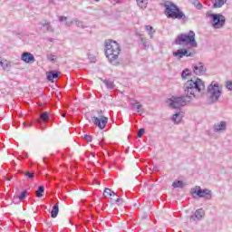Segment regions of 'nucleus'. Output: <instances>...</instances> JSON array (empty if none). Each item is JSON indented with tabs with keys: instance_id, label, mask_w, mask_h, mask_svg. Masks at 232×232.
<instances>
[{
	"instance_id": "1",
	"label": "nucleus",
	"mask_w": 232,
	"mask_h": 232,
	"mask_svg": "<svg viewBox=\"0 0 232 232\" xmlns=\"http://www.w3.org/2000/svg\"><path fill=\"white\" fill-rule=\"evenodd\" d=\"M204 90H206V85L202 80L198 78L196 80H188L184 84L186 95L179 97L172 96L167 101V103L170 108H182V106H186L188 102H191L193 99H200L204 94Z\"/></svg>"
},
{
	"instance_id": "2",
	"label": "nucleus",
	"mask_w": 232,
	"mask_h": 232,
	"mask_svg": "<svg viewBox=\"0 0 232 232\" xmlns=\"http://www.w3.org/2000/svg\"><path fill=\"white\" fill-rule=\"evenodd\" d=\"M121 54V45L113 40L105 41V55L113 66L119 64V55Z\"/></svg>"
},
{
	"instance_id": "3",
	"label": "nucleus",
	"mask_w": 232,
	"mask_h": 232,
	"mask_svg": "<svg viewBox=\"0 0 232 232\" xmlns=\"http://www.w3.org/2000/svg\"><path fill=\"white\" fill-rule=\"evenodd\" d=\"M164 8L165 15L168 19H178V21H184L186 19V14L173 2H165Z\"/></svg>"
},
{
	"instance_id": "4",
	"label": "nucleus",
	"mask_w": 232,
	"mask_h": 232,
	"mask_svg": "<svg viewBox=\"0 0 232 232\" xmlns=\"http://www.w3.org/2000/svg\"><path fill=\"white\" fill-rule=\"evenodd\" d=\"M222 95V87L218 85V82H212L207 89V99L208 104H215L218 102V99Z\"/></svg>"
},
{
	"instance_id": "5",
	"label": "nucleus",
	"mask_w": 232,
	"mask_h": 232,
	"mask_svg": "<svg viewBox=\"0 0 232 232\" xmlns=\"http://www.w3.org/2000/svg\"><path fill=\"white\" fill-rule=\"evenodd\" d=\"M175 44L179 46L190 45L192 48H197V46H198L197 40H195V32L193 31H189L188 34H181L178 35L175 39Z\"/></svg>"
},
{
	"instance_id": "6",
	"label": "nucleus",
	"mask_w": 232,
	"mask_h": 232,
	"mask_svg": "<svg viewBox=\"0 0 232 232\" xmlns=\"http://www.w3.org/2000/svg\"><path fill=\"white\" fill-rule=\"evenodd\" d=\"M208 17H212V26L216 29L224 28L226 24V16L220 14L207 13Z\"/></svg>"
},
{
	"instance_id": "7",
	"label": "nucleus",
	"mask_w": 232,
	"mask_h": 232,
	"mask_svg": "<svg viewBox=\"0 0 232 232\" xmlns=\"http://www.w3.org/2000/svg\"><path fill=\"white\" fill-rule=\"evenodd\" d=\"M191 195H193L194 198L198 197L199 198H211V190L205 188L202 189L200 186H196L190 190Z\"/></svg>"
},
{
	"instance_id": "8",
	"label": "nucleus",
	"mask_w": 232,
	"mask_h": 232,
	"mask_svg": "<svg viewBox=\"0 0 232 232\" xmlns=\"http://www.w3.org/2000/svg\"><path fill=\"white\" fill-rule=\"evenodd\" d=\"M213 131L214 133H225V131H227V121H220L214 123Z\"/></svg>"
},
{
	"instance_id": "9",
	"label": "nucleus",
	"mask_w": 232,
	"mask_h": 232,
	"mask_svg": "<svg viewBox=\"0 0 232 232\" xmlns=\"http://www.w3.org/2000/svg\"><path fill=\"white\" fill-rule=\"evenodd\" d=\"M92 121L95 126L100 128V130H104V128H106V124H108V117L105 116L92 117Z\"/></svg>"
},
{
	"instance_id": "10",
	"label": "nucleus",
	"mask_w": 232,
	"mask_h": 232,
	"mask_svg": "<svg viewBox=\"0 0 232 232\" xmlns=\"http://www.w3.org/2000/svg\"><path fill=\"white\" fill-rule=\"evenodd\" d=\"M173 57L176 59H182V57H191V53L188 52V49H179L177 52L172 53Z\"/></svg>"
},
{
	"instance_id": "11",
	"label": "nucleus",
	"mask_w": 232,
	"mask_h": 232,
	"mask_svg": "<svg viewBox=\"0 0 232 232\" xmlns=\"http://www.w3.org/2000/svg\"><path fill=\"white\" fill-rule=\"evenodd\" d=\"M205 216L206 212L204 209H198L196 210L195 214L190 217V222H198V220H202Z\"/></svg>"
},
{
	"instance_id": "12",
	"label": "nucleus",
	"mask_w": 232,
	"mask_h": 232,
	"mask_svg": "<svg viewBox=\"0 0 232 232\" xmlns=\"http://www.w3.org/2000/svg\"><path fill=\"white\" fill-rule=\"evenodd\" d=\"M193 72L195 75H202V73H206V66L202 63H194Z\"/></svg>"
},
{
	"instance_id": "13",
	"label": "nucleus",
	"mask_w": 232,
	"mask_h": 232,
	"mask_svg": "<svg viewBox=\"0 0 232 232\" xmlns=\"http://www.w3.org/2000/svg\"><path fill=\"white\" fill-rule=\"evenodd\" d=\"M21 59L22 61H24V63H26L27 64H34V63H35V58L31 53H22Z\"/></svg>"
},
{
	"instance_id": "14",
	"label": "nucleus",
	"mask_w": 232,
	"mask_h": 232,
	"mask_svg": "<svg viewBox=\"0 0 232 232\" xmlns=\"http://www.w3.org/2000/svg\"><path fill=\"white\" fill-rule=\"evenodd\" d=\"M132 110L133 111H137L139 115H142L144 113V106L140 104V102L136 101L134 103H132Z\"/></svg>"
},
{
	"instance_id": "15",
	"label": "nucleus",
	"mask_w": 232,
	"mask_h": 232,
	"mask_svg": "<svg viewBox=\"0 0 232 232\" xmlns=\"http://www.w3.org/2000/svg\"><path fill=\"white\" fill-rule=\"evenodd\" d=\"M183 117H184V112L183 111H178L173 115L172 122H174V124H179V122H180V121H182Z\"/></svg>"
},
{
	"instance_id": "16",
	"label": "nucleus",
	"mask_w": 232,
	"mask_h": 232,
	"mask_svg": "<svg viewBox=\"0 0 232 232\" xmlns=\"http://www.w3.org/2000/svg\"><path fill=\"white\" fill-rule=\"evenodd\" d=\"M103 196L105 197V198H115V197H117V195L113 192V190L110 188L104 189Z\"/></svg>"
},
{
	"instance_id": "17",
	"label": "nucleus",
	"mask_w": 232,
	"mask_h": 232,
	"mask_svg": "<svg viewBox=\"0 0 232 232\" xmlns=\"http://www.w3.org/2000/svg\"><path fill=\"white\" fill-rule=\"evenodd\" d=\"M59 72H55V71H50L47 74V79L48 81H53V79H57V77H59Z\"/></svg>"
},
{
	"instance_id": "18",
	"label": "nucleus",
	"mask_w": 232,
	"mask_h": 232,
	"mask_svg": "<svg viewBox=\"0 0 232 232\" xmlns=\"http://www.w3.org/2000/svg\"><path fill=\"white\" fill-rule=\"evenodd\" d=\"M57 215H59V204H55L51 211L52 218H57Z\"/></svg>"
},
{
	"instance_id": "19",
	"label": "nucleus",
	"mask_w": 232,
	"mask_h": 232,
	"mask_svg": "<svg viewBox=\"0 0 232 232\" xmlns=\"http://www.w3.org/2000/svg\"><path fill=\"white\" fill-rule=\"evenodd\" d=\"M227 2V0H215V3L213 4V8H222Z\"/></svg>"
},
{
	"instance_id": "20",
	"label": "nucleus",
	"mask_w": 232,
	"mask_h": 232,
	"mask_svg": "<svg viewBox=\"0 0 232 232\" xmlns=\"http://www.w3.org/2000/svg\"><path fill=\"white\" fill-rule=\"evenodd\" d=\"M0 64H1V66L3 68V70H5L6 72H10V69L12 68V64L10 63V62H8V61H5V62L1 61Z\"/></svg>"
},
{
	"instance_id": "21",
	"label": "nucleus",
	"mask_w": 232,
	"mask_h": 232,
	"mask_svg": "<svg viewBox=\"0 0 232 232\" xmlns=\"http://www.w3.org/2000/svg\"><path fill=\"white\" fill-rule=\"evenodd\" d=\"M59 21L60 23H64L65 22V26H71L73 24V21H68V17L66 16H59Z\"/></svg>"
},
{
	"instance_id": "22",
	"label": "nucleus",
	"mask_w": 232,
	"mask_h": 232,
	"mask_svg": "<svg viewBox=\"0 0 232 232\" xmlns=\"http://www.w3.org/2000/svg\"><path fill=\"white\" fill-rule=\"evenodd\" d=\"M145 30H146V32H148L150 38L153 39V34H155V29H153V27L151 25H146Z\"/></svg>"
},
{
	"instance_id": "23",
	"label": "nucleus",
	"mask_w": 232,
	"mask_h": 232,
	"mask_svg": "<svg viewBox=\"0 0 232 232\" xmlns=\"http://www.w3.org/2000/svg\"><path fill=\"white\" fill-rule=\"evenodd\" d=\"M138 6L141 8V10H144L148 6V0H136Z\"/></svg>"
},
{
	"instance_id": "24",
	"label": "nucleus",
	"mask_w": 232,
	"mask_h": 232,
	"mask_svg": "<svg viewBox=\"0 0 232 232\" xmlns=\"http://www.w3.org/2000/svg\"><path fill=\"white\" fill-rule=\"evenodd\" d=\"M103 83L105 84V86H107V88L109 90H113L115 88V85L113 84V82H110L108 80H104Z\"/></svg>"
},
{
	"instance_id": "25",
	"label": "nucleus",
	"mask_w": 232,
	"mask_h": 232,
	"mask_svg": "<svg viewBox=\"0 0 232 232\" xmlns=\"http://www.w3.org/2000/svg\"><path fill=\"white\" fill-rule=\"evenodd\" d=\"M40 119L41 121H44V122H46V121L50 119V114L47 111H44L40 115Z\"/></svg>"
},
{
	"instance_id": "26",
	"label": "nucleus",
	"mask_w": 232,
	"mask_h": 232,
	"mask_svg": "<svg viewBox=\"0 0 232 232\" xmlns=\"http://www.w3.org/2000/svg\"><path fill=\"white\" fill-rule=\"evenodd\" d=\"M43 193H44V187H38V190L36 191V197H38V198H41V197H43Z\"/></svg>"
},
{
	"instance_id": "27",
	"label": "nucleus",
	"mask_w": 232,
	"mask_h": 232,
	"mask_svg": "<svg viewBox=\"0 0 232 232\" xmlns=\"http://www.w3.org/2000/svg\"><path fill=\"white\" fill-rule=\"evenodd\" d=\"M189 75H191V72H189V70L185 69L182 72H181V77L182 79L186 80L188 79V77H189Z\"/></svg>"
},
{
	"instance_id": "28",
	"label": "nucleus",
	"mask_w": 232,
	"mask_h": 232,
	"mask_svg": "<svg viewBox=\"0 0 232 232\" xmlns=\"http://www.w3.org/2000/svg\"><path fill=\"white\" fill-rule=\"evenodd\" d=\"M172 188H184V182L178 180L172 183Z\"/></svg>"
},
{
	"instance_id": "29",
	"label": "nucleus",
	"mask_w": 232,
	"mask_h": 232,
	"mask_svg": "<svg viewBox=\"0 0 232 232\" xmlns=\"http://www.w3.org/2000/svg\"><path fill=\"white\" fill-rule=\"evenodd\" d=\"M111 200H113V202H117L118 204H122V202H124V199L119 198V196L112 198Z\"/></svg>"
},
{
	"instance_id": "30",
	"label": "nucleus",
	"mask_w": 232,
	"mask_h": 232,
	"mask_svg": "<svg viewBox=\"0 0 232 232\" xmlns=\"http://www.w3.org/2000/svg\"><path fill=\"white\" fill-rule=\"evenodd\" d=\"M140 41H141V43H142V44H143V46H144V48L146 49V48H150V45L148 44V39H146V38H140Z\"/></svg>"
},
{
	"instance_id": "31",
	"label": "nucleus",
	"mask_w": 232,
	"mask_h": 232,
	"mask_svg": "<svg viewBox=\"0 0 232 232\" xmlns=\"http://www.w3.org/2000/svg\"><path fill=\"white\" fill-rule=\"evenodd\" d=\"M26 195H28V191L24 190V191L22 192V194L18 197V198H19L20 200H24V198H26Z\"/></svg>"
},
{
	"instance_id": "32",
	"label": "nucleus",
	"mask_w": 232,
	"mask_h": 232,
	"mask_svg": "<svg viewBox=\"0 0 232 232\" xmlns=\"http://www.w3.org/2000/svg\"><path fill=\"white\" fill-rule=\"evenodd\" d=\"M226 88L229 90V92H232V81H227L226 82Z\"/></svg>"
},
{
	"instance_id": "33",
	"label": "nucleus",
	"mask_w": 232,
	"mask_h": 232,
	"mask_svg": "<svg viewBox=\"0 0 232 232\" xmlns=\"http://www.w3.org/2000/svg\"><path fill=\"white\" fill-rule=\"evenodd\" d=\"M40 25L41 26H50V22L46 21V20H43L42 22H40Z\"/></svg>"
},
{
	"instance_id": "34",
	"label": "nucleus",
	"mask_w": 232,
	"mask_h": 232,
	"mask_svg": "<svg viewBox=\"0 0 232 232\" xmlns=\"http://www.w3.org/2000/svg\"><path fill=\"white\" fill-rule=\"evenodd\" d=\"M25 177H28L29 179H34L35 177V173L34 172H25Z\"/></svg>"
},
{
	"instance_id": "35",
	"label": "nucleus",
	"mask_w": 232,
	"mask_h": 232,
	"mask_svg": "<svg viewBox=\"0 0 232 232\" xmlns=\"http://www.w3.org/2000/svg\"><path fill=\"white\" fill-rule=\"evenodd\" d=\"M145 130L144 129H140L139 130H138V137H142V135H144V133H145Z\"/></svg>"
},
{
	"instance_id": "36",
	"label": "nucleus",
	"mask_w": 232,
	"mask_h": 232,
	"mask_svg": "<svg viewBox=\"0 0 232 232\" xmlns=\"http://www.w3.org/2000/svg\"><path fill=\"white\" fill-rule=\"evenodd\" d=\"M84 139H85V140H86L87 142H92V136H90V135H88V134H85V135H84Z\"/></svg>"
},
{
	"instance_id": "37",
	"label": "nucleus",
	"mask_w": 232,
	"mask_h": 232,
	"mask_svg": "<svg viewBox=\"0 0 232 232\" xmlns=\"http://www.w3.org/2000/svg\"><path fill=\"white\" fill-rule=\"evenodd\" d=\"M46 32H51L52 34H53L54 29H53V27H52L51 25H48V26L46 27Z\"/></svg>"
},
{
	"instance_id": "38",
	"label": "nucleus",
	"mask_w": 232,
	"mask_h": 232,
	"mask_svg": "<svg viewBox=\"0 0 232 232\" xmlns=\"http://www.w3.org/2000/svg\"><path fill=\"white\" fill-rule=\"evenodd\" d=\"M48 61H55V55H48L47 56Z\"/></svg>"
},
{
	"instance_id": "39",
	"label": "nucleus",
	"mask_w": 232,
	"mask_h": 232,
	"mask_svg": "<svg viewBox=\"0 0 232 232\" xmlns=\"http://www.w3.org/2000/svg\"><path fill=\"white\" fill-rule=\"evenodd\" d=\"M196 8H198V10H202V4L198 3L195 5Z\"/></svg>"
},
{
	"instance_id": "40",
	"label": "nucleus",
	"mask_w": 232,
	"mask_h": 232,
	"mask_svg": "<svg viewBox=\"0 0 232 232\" xmlns=\"http://www.w3.org/2000/svg\"><path fill=\"white\" fill-rule=\"evenodd\" d=\"M152 171H159V168L154 167V168L152 169Z\"/></svg>"
},
{
	"instance_id": "41",
	"label": "nucleus",
	"mask_w": 232,
	"mask_h": 232,
	"mask_svg": "<svg viewBox=\"0 0 232 232\" xmlns=\"http://www.w3.org/2000/svg\"><path fill=\"white\" fill-rule=\"evenodd\" d=\"M77 25H78V26H82V24L81 22H78V23H77Z\"/></svg>"
},
{
	"instance_id": "42",
	"label": "nucleus",
	"mask_w": 232,
	"mask_h": 232,
	"mask_svg": "<svg viewBox=\"0 0 232 232\" xmlns=\"http://www.w3.org/2000/svg\"><path fill=\"white\" fill-rule=\"evenodd\" d=\"M6 180H7V182H10L11 179H10V178H7Z\"/></svg>"
},
{
	"instance_id": "43",
	"label": "nucleus",
	"mask_w": 232,
	"mask_h": 232,
	"mask_svg": "<svg viewBox=\"0 0 232 232\" xmlns=\"http://www.w3.org/2000/svg\"><path fill=\"white\" fill-rule=\"evenodd\" d=\"M116 3H120L121 0H114Z\"/></svg>"
},
{
	"instance_id": "44",
	"label": "nucleus",
	"mask_w": 232,
	"mask_h": 232,
	"mask_svg": "<svg viewBox=\"0 0 232 232\" xmlns=\"http://www.w3.org/2000/svg\"><path fill=\"white\" fill-rule=\"evenodd\" d=\"M62 117H66V114H64V113H63V114H62Z\"/></svg>"
},
{
	"instance_id": "45",
	"label": "nucleus",
	"mask_w": 232,
	"mask_h": 232,
	"mask_svg": "<svg viewBox=\"0 0 232 232\" xmlns=\"http://www.w3.org/2000/svg\"><path fill=\"white\" fill-rule=\"evenodd\" d=\"M95 1V3H99V1H101V0H94Z\"/></svg>"
},
{
	"instance_id": "46",
	"label": "nucleus",
	"mask_w": 232,
	"mask_h": 232,
	"mask_svg": "<svg viewBox=\"0 0 232 232\" xmlns=\"http://www.w3.org/2000/svg\"><path fill=\"white\" fill-rule=\"evenodd\" d=\"M37 122H41V120H37Z\"/></svg>"
},
{
	"instance_id": "47",
	"label": "nucleus",
	"mask_w": 232,
	"mask_h": 232,
	"mask_svg": "<svg viewBox=\"0 0 232 232\" xmlns=\"http://www.w3.org/2000/svg\"><path fill=\"white\" fill-rule=\"evenodd\" d=\"M0 63H1V60H0Z\"/></svg>"
}]
</instances>
